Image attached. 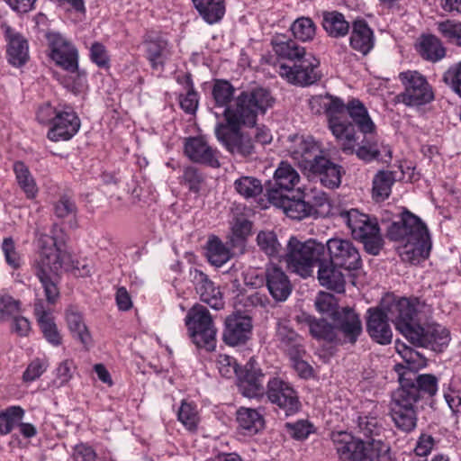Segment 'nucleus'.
<instances>
[{"mask_svg":"<svg viewBox=\"0 0 461 461\" xmlns=\"http://www.w3.org/2000/svg\"><path fill=\"white\" fill-rule=\"evenodd\" d=\"M307 321L310 333L315 339L336 344L341 341V338L336 330V325H331L324 319H315L312 317H309Z\"/></svg>","mask_w":461,"mask_h":461,"instance_id":"c03bdc74","label":"nucleus"},{"mask_svg":"<svg viewBox=\"0 0 461 461\" xmlns=\"http://www.w3.org/2000/svg\"><path fill=\"white\" fill-rule=\"evenodd\" d=\"M177 420L187 430L191 432L196 431L200 421L196 405L183 400L177 411Z\"/></svg>","mask_w":461,"mask_h":461,"instance_id":"3c124183","label":"nucleus"},{"mask_svg":"<svg viewBox=\"0 0 461 461\" xmlns=\"http://www.w3.org/2000/svg\"><path fill=\"white\" fill-rule=\"evenodd\" d=\"M5 35L8 41V61L15 66H23L28 59V44L26 40L19 33L14 32L9 26L5 27Z\"/></svg>","mask_w":461,"mask_h":461,"instance_id":"f704fd0d","label":"nucleus"},{"mask_svg":"<svg viewBox=\"0 0 461 461\" xmlns=\"http://www.w3.org/2000/svg\"><path fill=\"white\" fill-rule=\"evenodd\" d=\"M273 50L280 59H288L294 63L303 58L307 57L305 48L300 46L293 40H286L285 37H276L272 40Z\"/></svg>","mask_w":461,"mask_h":461,"instance_id":"58836bf2","label":"nucleus"},{"mask_svg":"<svg viewBox=\"0 0 461 461\" xmlns=\"http://www.w3.org/2000/svg\"><path fill=\"white\" fill-rule=\"evenodd\" d=\"M216 366L219 370V373L226 378H230L234 375H238L240 373L238 371V365L236 360L225 354H221L218 356L216 360Z\"/></svg>","mask_w":461,"mask_h":461,"instance_id":"774afa93","label":"nucleus"},{"mask_svg":"<svg viewBox=\"0 0 461 461\" xmlns=\"http://www.w3.org/2000/svg\"><path fill=\"white\" fill-rule=\"evenodd\" d=\"M251 330L252 321L250 317L241 314H232L225 321L223 340L230 346L244 344L249 339Z\"/></svg>","mask_w":461,"mask_h":461,"instance_id":"b1692460","label":"nucleus"},{"mask_svg":"<svg viewBox=\"0 0 461 461\" xmlns=\"http://www.w3.org/2000/svg\"><path fill=\"white\" fill-rule=\"evenodd\" d=\"M274 185L268 190L267 194L272 190L291 191L300 182L298 172L287 162L282 161L274 174Z\"/></svg>","mask_w":461,"mask_h":461,"instance_id":"4c0bfd02","label":"nucleus"},{"mask_svg":"<svg viewBox=\"0 0 461 461\" xmlns=\"http://www.w3.org/2000/svg\"><path fill=\"white\" fill-rule=\"evenodd\" d=\"M267 289L276 301H285L292 292V284L285 271L276 265H269L266 269Z\"/></svg>","mask_w":461,"mask_h":461,"instance_id":"c85d7f7f","label":"nucleus"},{"mask_svg":"<svg viewBox=\"0 0 461 461\" xmlns=\"http://www.w3.org/2000/svg\"><path fill=\"white\" fill-rule=\"evenodd\" d=\"M319 64V60L310 54L296 61L292 67L280 64L277 72L291 84L310 86L321 77L317 71Z\"/></svg>","mask_w":461,"mask_h":461,"instance_id":"4468645a","label":"nucleus"},{"mask_svg":"<svg viewBox=\"0 0 461 461\" xmlns=\"http://www.w3.org/2000/svg\"><path fill=\"white\" fill-rule=\"evenodd\" d=\"M339 216L350 230L352 237L364 244L367 253L374 256L380 253L384 240L375 218H371L357 209L342 211Z\"/></svg>","mask_w":461,"mask_h":461,"instance_id":"0eeeda50","label":"nucleus"},{"mask_svg":"<svg viewBox=\"0 0 461 461\" xmlns=\"http://www.w3.org/2000/svg\"><path fill=\"white\" fill-rule=\"evenodd\" d=\"M212 95L216 106L223 109H230L228 104L231 101L234 95V87L226 80H215L213 83ZM223 110V114H224Z\"/></svg>","mask_w":461,"mask_h":461,"instance_id":"5fc2aeb1","label":"nucleus"},{"mask_svg":"<svg viewBox=\"0 0 461 461\" xmlns=\"http://www.w3.org/2000/svg\"><path fill=\"white\" fill-rule=\"evenodd\" d=\"M336 330L341 338L339 344H355L362 334L363 327L359 315L351 308L345 307L334 313Z\"/></svg>","mask_w":461,"mask_h":461,"instance_id":"6ab92c4d","label":"nucleus"},{"mask_svg":"<svg viewBox=\"0 0 461 461\" xmlns=\"http://www.w3.org/2000/svg\"><path fill=\"white\" fill-rule=\"evenodd\" d=\"M339 118L343 124L352 128L351 140H336L340 149L348 154H356L358 158L369 162L377 158L381 154L377 129L366 105L357 98H352L347 104Z\"/></svg>","mask_w":461,"mask_h":461,"instance_id":"f03ea898","label":"nucleus"},{"mask_svg":"<svg viewBox=\"0 0 461 461\" xmlns=\"http://www.w3.org/2000/svg\"><path fill=\"white\" fill-rule=\"evenodd\" d=\"M366 331L377 343L386 345L391 343L393 333L388 324L390 316L384 311L369 308L367 311Z\"/></svg>","mask_w":461,"mask_h":461,"instance_id":"393cba45","label":"nucleus"},{"mask_svg":"<svg viewBox=\"0 0 461 461\" xmlns=\"http://www.w3.org/2000/svg\"><path fill=\"white\" fill-rule=\"evenodd\" d=\"M391 416L395 426L404 432H411L417 426L416 409L391 408Z\"/></svg>","mask_w":461,"mask_h":461,"instance_id":"864d4df0","label":"nucleus"},{"mask_svg":"<svg viewBox=\"0 0 461 461\" xmlns=\"http://www.w3.org/2000/svg\"><path fill=\"white\" fill-rule=\"evenodd\" d=\"M333 444L342 461H365L369 447L360 438L345 431L332 433Z\"/></svg>","mask_w":461,"mask_h":461,"instance_id":"f3484780","label":"nucleus"},{"mask_svg":"<svg viewBox=\"0 0 461 461\" xmlns=\"http://www.w3.org/2000/svg\"><path fill=\"white\" fill-rule=\"evenodd\" d=\"M66 321L72 336L78 339L85 347L92 342L90 332L80 312L68 309L66 312Z\"/></svg>","mask_w":461,"mask_h":461,"instance_id":"a18cd8bd","label":"nucleus"},{"mask_svg":"<svg viewBox=\"0 0 461 461\" xmlns=\"http://www.w3.org/2000/svg\"><path fill=\"white\" fill-rule=\"evenodd\" d=\"M34 313L44 339L54 347L61 345L62 336L55 323L50 309L44 305L42 300L35 302Z\"/></svg>","mask_w":461,"mask_h":461,"instance_id":"c756f323","label":"nucleus"},{"mask_svg":"<svg viewBox=\"0 0 461 461\" xmlns=\"http://www.w3.org/2000/svg\"><path fill=\"white\" fill-rule=\"evenodd\" d=\"M411 378L420 396L422 393H427L429 396L436 394L438 391V379L435 375L430 374L414 375Z\"/></svg>","mask_w":461,"mask_h":461,"instance_id":"e2e57ef3","label":"nucleus"},{"mask_svg":"<svg viewBox=\"0 0 461 461\" xmlns=\"http://www.w3.org/2000/svg\"><path fill=\"white\" fill-rule=\"evenodd\" d=\"M215 135L227 150L233 155L243 158L251 156L255 148L251 138L238 131H230L227 127L221 123H218L215 127Z\"/></svg>","mask_w":461,"mask_h":461,"instance_id":"aec40b11","label":"nucleus"},{"mask_svg":"<svg viewBox=\"0 0 461 461\" xmlns=\"http://www.w3.org/2000/svg\"><path fill=\"white\" fill-rule=\"evenodd\" d=\"M146 57L151 68L163 70L166 61L171 57V46L167 40L160 35H146L143 41Z\"/></svg>","mask_w":461,"mask_h":461,"instance_id":"bb28decb","label":"nucleus"},{"mask_svg":"<svg viewBox=\"0 0 461 461\" xmlns=\"http://www.w3.org/2000/svg\"><path fill=\"white\" fill-rule=\"evenodd\" d=\"M237 376L239 390L244 396L259 398L265 395L264 374L260 368L256 366L254 359L251 358Z\"/></svg>","mask_w":461,"mask_h":461,"instance_id":"412c9836","label":"nucleus"},{"mask_svg":"<svg viewBox=\"0 0 461 461\" xmlns=\"http://www.w3.org/2000/svg\"><path fill=\"white\" fill-rule=\"evenodd\" d=\"M326 245L330 261L335 266L348 270H355L361 267L359 252L350 240L332 238Z\"/></svg>","mask_w":461,"mask_h":461,"instance_id":"dca6fc26","label":"nucleus"},{"mask_svg":"<svg viewBox=\"0 0 461 461\" xmlns=\"http://www.w3.org/2000/svg\"><path fill=\"white\" fill-rule=\"evenodd\" d=\"M233 187L236 193L244 199L256 198L263 192V185L259 179L251 176H241L238 177Z\"/></svg>","mask_w":461,"mask_h":461,"instance_id":"de8ad7c7","label":"nucleus"},{"mask_svg":"<svg viewBox=\"0 0 461 461\" xmlns=\"http://www.w3.org/2000/svg\"><path fill=\"white\" fill-rule=\"evenodd\" d=\"M399 78L404 86V92L399 95V100L409 106H419L434 99L433 91L420 73L414 70L402 72Z\"/></svg>","mask_w":461,"mask_h":461,"instance_id":"9b49d317","label":"nucleus"},{"mask_svg":"<svg viewBox=\"0 0 461 461\" xmlns=\"http://www.w3.org/2000/svg\"><path fill=\"white\" fill-rule=\"evenodd\" d=\"M367 458L370 461H395L391 456L389 446L383 439L368 441Z\"/></svg>","mask_w":461,"mask_h":461,"instance_id":"052dcab7","label":"nucleus"},{"mask_svg":"<svg viewBox=\"0 0 461 461\" xmlns=\"http://www.w3.org/2000/svg\"><path fill=\"white\" fill-rule=\"evenodd\" d=\"M276 339L287 354H297L303 347L302 338L291 327L290 321L279 320L276 323Z\"/></svg>","mask_w":461,"mask_h":461,"instance_id":"72a5a7b5","label":"nucleus"},{"mask_svg":"<svg viewBox=\"0 0 461 461\" xmlns=\"http://www.w3.org/2000/svg\"><path fill=\"white\" fill-rule=\"evenodd\" d=\"M439 33L449 43L461 47V23L454 20H446L438 23Z\"/></svg>","mask_w":461,"mask_h":461,"instance_id":"13d9d810","label":"nucleus"},{"mask_svg":"<svg viewBox=\"0 0 461 461\" xmlns=\"http://www.w3.org/2000/svg\"><path fill=\"white\" fill-rule=\"evenodd\" d=\"M416 49L424 59L430 62H438L446 56V48L441 41L431 34L421 35Z\"/></svg>","mask_w":461,"mask_h":461,"instance_id":"e433bc0d","label":"nucleus"},{"mask_svg":"<svg viewBox=\"0 0 461 461\" xmlns=\"http://www.w3.org/2000/svg\"><path fill=\"white\" fill-rule=\"evenodd\" d=\"M75 370L76 365L73 359L61 361L55 370V378L52 384L57 388L67 385L73 378Z\"/></svg>","mask_w":461,"mask_h":461,"instance_id":"4d7b16f0","label":"nucleus"},{"mask_svg":"<svg viewBox=\"0 0 461 461\" xmlns=\"http://www.w3.org/2000/svg\"><path fill=\"white\" fill-rule=\"evenodd\" d=\"M62 229L54 224L50 234H41L38 238L39 258L34 263V271L50 304L59 298L58 285L62 271L70 268L71 257L62 248Z\"/></svg>","mask_w":461,"mask_h":461,"instance_id":"f257e3e1","label":"nucleus"},{"mask_svg":"<svg viewBox=\"0 0 461 461\" xmlns=\"http://www.w3.org/2000/svg\"><path fill=\"white\" fill-rule=\"evenodd\" d=\"M357 429L359 434L366 438V444L374 439H382V433L384 430V421L379 417L378 410L372 407L370 412H361L357 419Z\"/></svg>","mask_w":461,"mask_h":461,"instance_id":"7c9ffc66","label":"nucleus"},{"mask_svg":"<svg viewBox=\"0 0 461 461\" xmlns=\"http://www.w3.org/2000/svg\"><path fill=\"white\" fill-rule=\"evenodd\" d=\"M387 235L390 240L402 242L397 251L404 262L418 264L429 255L431 243L428 229L409 211L402 212L400 222L390 225Z\"/></svg>","mask_w":461,"mask_h":461,"instance_id":"7ed1b4c3","label":"nucleus"},{"mask_svg":"<svg viewBox=\"0 0 461 461\" xmlns=\"http://www.w3.org/2000/svg\"><path fill=\"white\" fill-rule=\"evenodd\" d=\"M239 426L248 434H256L265 425L264 417L256 409L240 407L237 411Z\"/></svg>","mask_w":461,"mask_h":461,"instance_id":"79ce46f5","label":"nucleus"},{"mask_svg":"<svg viewBox=\"0 0 461 461\" xmlns=\"http://www.w3.org/2000/svg\"><path fill=\"white\" fill-rule=\"evenodd\" d=\"M185 154L193 162L209 165L212 167H220L217 151L203 138L191 137L186 139Z\"/></svg>","mask_w":461,"mask_h":461,"instance_id":"a878e982","label":"nucleus"},{"mask_svg":"<svg viewBox=\"0 0 461 461\" xmlns=\"http://www.w3.org/2000/svg\"><path fill=\"white\" fill-rule=\"evenodd\" d=\"M387 312L396 330L411 342L417 332L416 328L420 326L414 320L417 313L415 307L408 299L402 298L393 302L388 306Z\"/></svg>","mask_w":461,"mask_h":461,"instance_id":"2eb2a0df","label":"nucleus"},{"mask_svg":"<svg viewBox=\"0 0 461 461\" xmlns=\"http://www.w3.org/2000/svg\"><path fill=\"white\" fill-rule=\"evenodd\" d=\"M322 26L329 36L333 38L345 37L349 32V23L344 14L337 11L322 14Z\"/></svg>","mask_w":461,"mask_h":461,"instance_id":"a19ab883","label":"nucleus"},{"mask_svg":"<svg viewBox=\"0 0 461 461\" xmlns=\"http://www.w3.org/2000/svg\"><path fill=\"white\" fill-rule=\"evenodd\" d=\"M324 252V245L315 240L303 242L292 236L287 242L284 260L288 269L306 278L312 274L314 266L320 263Z\"/></svg>","mask_w":461,"mask_h":461,"instance_id":"423d86ee","label":"nucleus"},{"mask_svg":"<svg viewBox=\"0 0 461 461\" xmlns=\"http://www.w3.org/2000/svg\"><path fill=\"white\" fill-rule=\"evenodd\" d=\"M416 331L418 332H416L411 343L429 348L437 352H442L447 348L451 340L449 330L440 324L433 323L427 327L419 326V328H416Z\"/></svg>","mask_w":461,"mask_h":461,"instance_id":"a211bd4d","label":"nucleus"},{"mask_svg":"<svg viewBox=\"0 0 461 461\" xmlns=\"http://www.w3.org/2000/svg\"><path fill=\"white\" fill-rule=\"evenodd\" d=\"M407 375L408 373L400 374L401 386L393 393L391 408L416 409V404L420 400L419 390L414 386V381Z\"/></svg>","mask_w":461,"mask_h":461,"instance_id":"cd10ccee","label":"nucleus"},{"mask_svg":"<svg viewBox=\"0 0 461 461\" xmlns=\"http://www.w3.org/2000/svg\"><path fill=\"white\" fill-rule=\"evenodd\" d=\"M308 172L318 176L328 188H336L341 183V167L331 162L323 153Z\"/></svg>","mask_w":461,"mask_h":461,"instance_id":"2f4dec72","label":"nucleus"},{"mask_svg":"<svg viewBox=\"0 0 461 461\" xmlns=\"http://www.w3.org/2000/svg\"><path fill=\"white\" fill-rule=\"evenodd\" d=\"M285 149L288 155L305 171H309L315 161L324 153L312 137L297 134L288 137Z\"/></svg>","mask_w":461,"mask_h":461,"instance_id":"f8f14e48","label":"nucleus"},{"mask_svg":"<svg viewBox=\"0 0 461 461\" xmlns=\"http://www.w3.org/2000/svg\"><path fill=\"white\" fill-rule=\"evenodd\" d=\"M394 182L395 176L392 171H379L373 179V198L376 202H382L387 199Z\"/></svg>","mask_w":461,"mask_h":461,"instance_id":"49530a36","label":"nucleus"},{"mask_svg":"<svg viewBox=\"0 0 461 461\" xmlns=\"http://www.w3.org/2000/svg\"><path fill=\"white\" fill-rule=\"evenodd\" d=\"M265 395L268 401L282 409L286 415L299 411L301 402L294 388L280 377H272L267 384Z\"/></svg>","mask_w":461,"mask_h":461,"instance_id":"ddd939ff","label":"nucleus"},{"mask_svg":"<svg viewBox=\"0 0 461 461\" xmlns=\"http://www.w3.org/2000/svg\"><path fill=\"white\" fill-rule=\"evenodd\" d=\"M206 257L212 265L221 267L230 258V252L221 240L212 237L206 244Z\"/></svg>","mask_w":461,"mask_h":461,"instance_id":"8fccbe9b","label":"nucleus"},{"mask_svg":"<svg viewBox=\"0 0 461 461\" xmlns=\"http://www.w3.org/2000/svg\"><path fill=\"white\" fill-rule=\"evenodd\" d=\"M257 242L262 251L270 257L279 254L281 245L274 231H260L257 236Z\"/></svg>","mask_w":461,"mask_h":461,"instance_id":"bf43d9fd","label":"nucleus"},{"mask_svg":"<svg viewBox=\"0 0 461 461\" xmlns=\"http://www.w3.org/2000/svg\"><path fill=\"white\" fill-rule=\"evenodd\" d=\"M349 44L353 50L363 55H366L374 48V32L365 20H356L353 23Z\"/></svg>","mask_w":461,"mask_h":461,"instance_id":"473e14b6","label":"nucleus"},{"mask_svg":"<svg viewBox=\"0 0 461 461\" xmlns=\"http://www.w3.org/2000/svg\"><path fill=\"white\" fill-rule=\"evenodd\" d=\"M20 309L14 314H5L10 321V330L12 333L19 337H28L32 331L30 321L20 315Z\"/></svg>","mask_w":461,"mask_h":461,"instance_id":"0e129e2a","label":"nucleus"},{"mask_svg":"<svg viewBox=\"0 0 461 461\" xmlns=\"http://www.w3.org/2000/svg\"><path fill=\"white\" fill-rule=\"evenodd\" d=\"M189 278L203 302L215 310L223 307L224 302L220 289L214 285L203 271L197 268L190 269Z\"/></svg>","mask_w":461,"mask_h":461,"instance_id":"4be33fe9","label":"nucleus"},{"mask_svg":"<svg viewBox=\"0 0 461 461\" xmlns=\"http://www.w3.org/2000/svg\"><path fill=\"white\" fill-rule=\"evenodd\" d=\"M339 268H340L339 266H335L330 261H320L318 280L321 285L337 293H343L346 282L344 275Z\"/></svg>","mask_w":461,"mask_h":461,"instance_id":"c9c22d12","label":"nucleus"},{"mask_svg":"<svg viewBox=\"0 0 461 461\" xmlns=\"http://www.w3.org/2000/svg\"><path fill=\"white\" fill-rule=\"evenodd\" d=\"M305 353L306 352L304 347H303L300 348V350H298L297 354L290 353L288 356L292 361L293 367L298 375L302 378L307 379L312 375L313 369L306 361L302 358Z\"/></svg>","mask_w":461,"mask_h":461,"instance_id":"69168bd1","label":"nucleus"},{"mask_svg":"<svg viewBox=\"0 0 461 461\" xmlns=\"http://www.w3.org/2000/svg\"><path fill=\"white\" fill-rule=\"evenodd\" d=\"M14 171L19 186L25 193L26 197L32 199L38 193V187L28 167L22 161L14 164Z\"/></svg>","mask_w":461,"mask_h":461,"instance_id":"09e8293b","label":"nucleus"},{"mask_svg":"<svg viewBox=\"0 0 461 461\" xmlns=\"http://www.w3.org/2000/svg\"><path fill=\"white\" fill-rule=\"evenodd\" d=\"M36 117L40 123L50 125L47 136L52 141L70 140L81 125L79 117L68 105L45 103L39 107Z\"/></svg>","mask_w":461,"mask_h":461,"instance_id":"39448f33","label":"nucleus"},{"mask_svg":"<svg viewBox=\"0 0 461 461\" xmlns=\"http://www.w3.org/2000/svg\"><path fill=\"white\" fill-rule=\"evenodd\" d=\"M275 99L263 87H254L241 92L235 102V109H225L224 116L230 125L254 127L258 114H265L273 106Z\"/></svg>","mask_w":461,"mask_h":461,"instance_id":"20e7f679","label":"nucleus"},{"mask_svg":"<svg viewBox=\"0 0 461 461\" xmlns=\"http://www.w3.org/2000/svg\"><path fill=\"white\" fill-rule=\"evenodd\" d=\"M24 411L19 406H12L0 413V433L8 434L23 417Z\"/></svg>","mask_w":461,"mask_h":461,"instance_id":"6e6d98bb","label":"nucleus"},{"mask_svg":"<svg viewBox=\"0 0 461 461\" xmlns=\"http://www.w3.org/2000/svg\"><path fill=\"white\" fill-rule=\"evenodd\" d=\"M51 58L57 65L74 74L77 77L73 91H78L84 85L85 76L78 73L77 50L61 34L51 32L47 35Z\"/></svg>","mask_w":461,"mask_h":461,"instance_id":"9d476101","label":"nucleus"},{"mask_svg":"<svg viewBox=\"0 0 461 461\" xmlns=\"http://www.w3.org/2000/svg\"><path fill=\"white\" fill-rule=\"evenodd\" d=\"M185 323L193 342L198 348L208 351L215 349L217 329L206 307L194 304L187 312Z\"/></svg>","mask_w":461,"mask_h":461,"instance_id":"6e6552de","label":"nucleus"},{"mask_svg":"<svg viewBox=\"0 0 461 461\" xmlns=\"http://www.w3.org/2000/svg\"><path fill=\"white\" fill-rule=\"evenodd\" d=\"M203 20L213 24L221 21L225 14L224 0H192Z\"/></svg>","mask_w":461,"mask_h":461,"instance_id":"37998d69","label":"nucleus"},{"mask_svg":"<svg viewBox=\"0 0 461 461\" xmlns=\"http://www.w3.org/2000/svg\"><path fill=\"white\" fill-rule=\"evenodd\" d=\"M395 348L405 363V366L397 365V367L405 368L406 371L403 373H408L407 376L411 377V375H414V372L427 366L426 358L405 343L396 340Z\"/></svg>","mask_w":461,"mask_h":461,"instance_id":"ea45409f","label":"nucleus"},{"mask_svg":"<svg viewBox=\"0 0 461 461\" xmlns=\"http://www.w3.org/2000/svg\"><path fill=\"white\" fill-rule=\"evenodd\" d=\"M309 107L313 113L326 114L328 127L336 140L344 141L352 140L351 126L341 123L339 118L343 109V101L340 98L330 95H314L309 99Z\"/></svg>","mask_w":461,"mask_h":461,"instance_id":"1a4fd4ad","label":"nucleus"},{"mask_svg":"<svg viewBox=\"0 0 461 461\" xmlns=\"http://www.w3.org/2000/svg\"><path fill=\"white\" fill-rule=\"evenodd\" d=\"M268 201L273 205L282 208L284 212L291 219L302 220L308 216L314 215L317 211L301 199H291L283 195L277 190H272L267 194Z\"/></svg>","mask_w":461,"mask_h":461,"instance_id":"5701e85b","label":"nucleus"},{"mask_svg":"<svg viewBox=\"0 0 461 461\" xmlns=\"http://www.w3.org/2000/svg\"><path fill=\"white\" fill-rule=\"evenodd\" d=\"M443 82L461 97V61L451 65L442 76Z\"/></svg>","mask_w":461,"mask_h":461,"instance_id":"680f3d73","label":"nucleus"},{"mask_svg":"<svg viewBox=\"0 0 461 461\" xmlns=\"http://www.w3.org/2000/svg\"><path fill=\"white\" fill-rule=\"evenodd\" d=\"M2 250L6 263L13 268L17 269L22 265V258L17 252L14 241L12 238H5L2 243Z\"/></svg>","mask_w":461,"mask_h":461,"instance_id":"338daca9","label":"nucleus"},{"mask_svg":"<svg viewBox=\"0 0 461 461\" xmlns=\"http://www.w3.org/2000/svg\"><path fill=\"white\" fill-rule=\"evenodd\" d=\"M295 39L307 42L316 35V24L310 17L302 16L294 21L290 27Z\"/></svg>","mask_w":461,"mask_h":461,"instance_id":"603ef678","label":"nucleus"}]
</instances>
